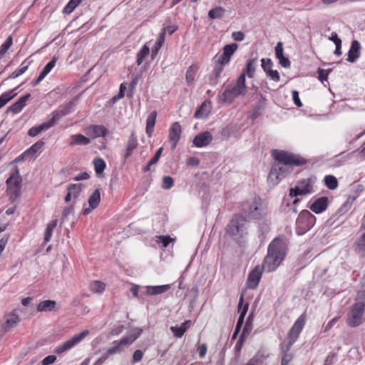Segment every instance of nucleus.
Returning a JSON list of instances; mask_svg holds the SVG:
<instances>
[{"mask_svg":"<svg viewBox=\"0 0 365 365\" xmlns=\"http://www.w3.org/2000/svg\"><path fill=\"white\" fill-rule=\"evenodd\" d=\"M262 68L264 71L267 73L269 71H272V62L270 58H262L261 60Z\"/></svg>","mask_w":365,"mask_h":365,"instance_id":"obj_54","label":"nucleus"},{"mask_svg":"<svg viewBox=\"0 0 365 365\" xmlns=\"http://www.w3.org/2000/svg\"><path fill=\"white\" fill-rule=\"evenodd\" d=\"M89 334L88 330H83L79 334L74 335L73 337L63 343L57 346L55 349L54 352L58 354H61L63 352H66L73 347H74L76 344L80 343L83 339H84Z\"/></svg>","mask_w":365,"mask_h":365,"instance_id":"obj_10","label":"nucleus"},{"mask_svg":"<svg viewBox=\"0 0 365 365\" xmlns=\"http://www.w3.org/2000/svg\"><path fill=\"white\" fill-rule=\"evenodd\" d=\"M150 53V48L147 45V43L144 44L143 47L140 48V50L137 53L136 56V63L138 66H140L142 64L143 60L148 56Z\"/></svg>","mask_w":365,"mask_h":365,"instance_id":"obj_33","label":"nucleus"},{"mask_svg":"<svg viewBox=\"0 0 365 365\" xmlns=\"http://www.w3.org/2000/svg\"><path fill=\"white\" fill-rule=\"evenodd\" d=\"M18 89V87L5 92L2 93L0 96V108L4 107L9 101H10L11 99H13L16 95L17 93L16 91Z\"/></svg>","mask_w":365,"mask_h":365,"instance_id":"obj_28","label":"nucleus"},{"mask_svg":"<svg viewBox=\"0 0 365 365\" xmlns=\"http://www.w3.org/2000/svg\"><path fill=\"white\" fill-rule=\"evenodd\" d=\"M13 43L12 37L10 36L0 47V59L2 58Z\"/></svg>","mask_w":365,"mask_h":365,"instance_id":"obj_47","label":"nucleus"},{"mask_svg":"<svg viewBox=\"0 0 365 365\" xmlns=\"http://www.w3.org/2000/svg\"><path fill=\"white\" fill-rule=\"evenodd\" d=\"M82 189L83 185L81 183L70 184L67 188L68 191L72 193L74 200L78 197Z\"/></svg>","mask_w":365,"mask_h":365,"instance_id":"obj_37","label":"nucleus"},{"mask_svg":"<svg viewBox=\"0 0 365 365\" xmlns=\"http://www.w3.org/2000/svg\"><path fill=\"white\" fill-rule=\"evenodd\" d=\"M295 341L288 339L287 341H284L281 344V349L282 352H289L292 346Z\"/></svg>","mask_w":365,"mask_h":365,"instance_id":"obj_58","label":"nucleus"},{"mask_svg":"<svg viewBox=\"0 0 365 365\" xmlns=\"http://www.w3.org/2000/svg\"><path fill=\"white\" fill-rule=\"evenodd\" d=\"M225 10L221 6H217L208 12V16L211 19H221L225 15Z\"/></svg>","mask_w":365,"mask_h":365,"instance_id":"obj_34","label":"nucleus"},{"mask_svg":"<svg viewBox=\"0 0 365 365\" xmlns=\"http://www.w3.org/2000/svg\"><path fill=\"white\" fill-rule=\"evenodd\" d=\"M210 113L208 106L205 103H203L200 107L195 111V117L196 118H206Z\"/></svg>","mask_w":365,"mask_h":365,"instance_id":"obj_44","label":"nucleus"},{"mask_svg":"<svg viewBox=\"0 0 365 365\" xmlns=\"http://www.w3.org/2000/svg\"><path fill=\"white\" fill-rule=\"evenodd\" d=\"M56 302L54 300H43L39 302L37 306V311L41 312H48L56 310Z\"/></svg>","mask_w":365,"mask_h":365,"instance_id":"obj_25","label":"nucleus"},{"mask_svg":"<svg viewBox=\"0 0 365 365\" xmlns=\"http://www.w3.org/2000/svg\"><path fill=\"white\" fill-rule=\"evenodd\" d=\"M181 132V125L178 122L173 123L169 129V140L173 143V150L175 149L177 143L180 140Z\"/></svg>","mask_w":365,"mask_h":365,"instance_id":"obj_14","label":"nucleus"},{"mask_svg":"<svg viewBox=\"0 0 365 365\" xmlns=\"http://www.w3.org/2000/svg\"><path fill=\"white\" fill-rule=\"evenodd\" d=\"M252 314H250L248 316V317L247 318L245 324L244 326V328L242 329V331L240 336L238 342H242V341H244V337H245L246 333L252 330Z\"/></svg>","mask_w":365,"mask_h":365,"instance_id":"obj_35","label":"nucleus"},{"mask_svg":"<svg viewBox=\"0 0 365 365\" xmlns=\"http://www.w3.org/2000/svg\"><path fill=\"white\" fill-rule=\"evenodd\" d=\"M56 60H57L56 57H55V56L53 57L52 60L51 61H49L43 67V68L42 69V71L40 73L43 77H46L48 75V73L52 70V68L55 66Z\"/></svg>","mask_w":365,"mask_h":365,"instance_id":"obj_49","label":"nucleus"},{"mask_svg":"<svg viewBox=\"0 0 365 365\" xmlns=\"http://www.w3.org/2000/svg\"><path fill=\"white\" fill-rule=\"evenodd\" d=\"M73 106H74L73 101H69L68 103L65 104L62 107L61 110H60L61 115H66L68 114L71 112V110H72V108H73Z\"/></svg>","mask_w":365,"mask_h":365,"instance_id":"obj_56","label":"nucleus"},{"mask_svg":"<svg viewBox=\"0 0 365 365\" xmlns=\"http://www.w3.org/2000/svg\"><path fill=\"white\" fill-rule=\"evenodd\" d=\"M19 322V316L14 313H10L6 316V322L1 325L4 332L8 331Z\"/></svg>","mask_w":365,"mask_h":365,"instance_id":"obj_24","label":"nucleus"},{"mask_svg":"<svg viewBox=\"0 0 365 365\" xmlns=\"http://www.w3.org/2000/svg\"><path fill=\"white\" fill-rule=\"evenodd\" d=\"M328 206V198L327 197H321L317 199L310 206L312 212L319 214L324 212Z\"/></svg>","mask_w":365,"mask_h":365,"instance_id":"obj_22","label":"nucleus"},{"mask_svg":"<svg viewBox=\"0 0 365 365\" xmlns=\"http://www.w3.org/2000/svg\"><path fill=\"white\" fill-rule=\"evenodd\" d=\"M72 140L69 143L70 146H73L75 145H86L90 143V140L88 138L84 136L82 134H75L71 135Z\"/></svg>","mask_w":365,"mask_h":365,"instance_id":"obj_27","label":"nucleus"},{"mask_svg":"<svg viewBox=\"0 0 365 365\" xmlns=\"http://www.w3.org/2000/svg\"><path fill=\"white\" fill-rule=\"evenodd\" d=\"M331 69L329 70H324L322 68L318 69V74H319V79L321 81L322 83H324V81H327V77L329 73L331 72Z\"/></svg>","mask_w":365,"mask_h":365,"instance_id":"obj_57","label":"nucleus"},{"mask_svg":"<svg viewBox=\"0 0 365 365\" xmlns=\"http://www.w3.org/2000/svg\"><path fill=\"white\" fill-rule=\"evenodd\" d=\"M27 69H28V66H25L19 69H16L10 75V78H17V77L20 76L21 75H22L23 73H24L27 71Z\"/></svg>","mask_w":365,"mask_h":365,"instance_id":"obj_61","label":"nucleus"},{"mask_svg":"<svg viewBox=\"0 0 365 365\" xmlns=\"http://www.w3.org/2000/svg\"><path fill=\"white\" fill-rule=\"evenodd\" d=\"M44 145V142L39 140L31 145L29 149L26 150L29 156H33L36 153H39Z\"/></svg>","mask_w":365,"mask_h":365,"instance_id":"obj_39","label":"nucleus"},{"mask_svg":"<svg viewBox=\"0 0 365 365\" xmlns=\"http://www.w3.org/2000/svg\"><path fill=\"white\" fill-rule=\"evenodd\" d=\"M316 178H308L302 179L297 182L294 187L289 190L291 197H297L298 195H305L313 192V184L315 182Z\"/></svg>","mask_w":365,"mask_h":365,"instance_id":"obj_8","label":"nucleus"},{"mask_svg":"<svg viewBox=\"0 0 365 365\" xmlns=\"http://www.w3.org/2000/svg\"><path fill=\"white\" fill-rule=\"evenodd\" d=\"M229 63H225L223 60L220 59L219 58L215 61V66L213 70L215 71L222 73L224 71V68L227 66Z\"/></svg>","mask_w":365,"mask_h":365,"instance_id":"obj_50","label":"nucleus"},{"mask_svg":"<svg viewBox=\"0 0 365 365\" xmlns=\"http://www.w3.org/2000/svg\"><path fill=\"white\" fill-rule=\"evenodd\" d=\"M156 117H157L156 111H153L149 114V115L147 118L145 129H146V133L150 136L151 135V134L153 131V128H154L155 121H156Z\"/></svg>","mask_w":365,"mask_h":365,"instance_id":"obj_31","label":"nucleus"},{"mask_svg":"<svg viewBox=\"0 0 365 365\" xmlns=\"http://www.w3.org/2000/svg\"><path fill=\"white\" fill-rule=\"evenodd\" d=\"M221 73L215 71V70L212 71V74L210 76L209 82L210 84L212 86H215L218 83V80L221 76Z\"/></svg>","mask_w":365,"mask_h":365,"instance_id":"obj_55","label":"nucleus"},{"mask_svg":"<svg viewBox=\"0 0 365 365\" xmlns=\"http://www.w3.org/2000/svg\"><path fill=\"white\" fill-rule=\"evenodd\" d=\"M236 97H237V94L234 93L233 90L230 88L225 90L220 95L219 98L220 101L231 104Z\"/></svg>","mask_w":365,"mask_h":365,"instance_id":"obj_26","label":"nucleus"},{"mask_svg":"<svg viewBox=\"0 0 365 365\" xmlns=\"http://www.w3.org/2000/svg\"><path fill=\"white\" fill-rule=\"evenodd\" d=\"M212 140V134L208 131H205L197 135L193 138L192 143L197 148H202L208 145Z\"/></svg>","mask_w":365,"mask_h":365,"instance_id":"obj_15","label":"nucleus"},{"mask_svg":"<svg viewBox=\"0 0 365 365\" xmlns=\"http://www.w3.org/2000/svg\"><path fill=\"white\" fill-rule=\"evenodd\" d=\"M83 0H70L63 9V13L69 14L82 2Z\"/></svg>","mask_w":365,"mask_h":365,"instance_id":"obj_45","label":"nucleus"},{"mask_svg":"<svg viewBox=\"0 0 365 365\" xmlns=\"http://www.w3.org/2000/svg\"><path fill=\"white\" fill-rule=\"evenodd\" d=\"M106 288V284L101 281H93L90 284V289L93 293L101 294Z\"/></svg>","mask_w":365,"mask_h":365,"instance_id":"obj_41","label":"nucleus"},{"mask_svg":"<svg viewBox=\"0 0 365 365\" xmlns=\"http://www.w3.org/2000/svg\"><path fill=\"white\" fill-rule=\"evenodd\" d=\"M238 48V45L236 43L226 44L223 47V53L218 58L223 60L225 63H230L232 56L235 53Z\"/></svg>","mask_w":365,"mask_h":365,"instance_id":"obj_18","label":"nucleus"},{"mask_svg":"<svg viewBox=\"0 0 365 365\" xmlns=\"http://www.w3.org/2000/svg\"><path fill=\"white\" fill-rule=\"evenodd\" d=\"M61 115L58 113H54L53 117L47 122H45L38 126L31 128L28 131V135L31 137H35L43 131H45L51 127L54 126L56 122L60 119Z\"/></svg>","mask_w":365,"mask_h":365,"instance_id":"obj_11","label":"nucleus"},{"mask_svg":"<svg viewBox=\"0 0 365 365\" xmlns=\"http://www.w3.org/2000/svg\"><path fill=\"white\" fill-rule=\"evenodd\" d=\"M137 146H138V139H137V137H136L134 131H133L128 140L127 143H126V148H125V153H124V158L127 159V158H130L132 155L133 150L135 149H136Z\"/></svg>","mask_w":365,"mask_h":365,"instance_id":"obj_20","label":"nucleus"},{"mask_svg":"<svg viewBox=\"0 0 365 365\" xmlns=\"http://www.w3.org/2000/svg\"><path fill=\"white\" fill-rule=\"evenodd\" d=\"M140 328L132 329L129 334L119 340H115L111 343V346L106 351L108 356L120 354L125 348L130 346L142 334Z\"/></svg>","mask_w":365,"mask_h":365,"instance_id":"obj_2","label":"nucleus"},{"mask_svg":"<svg viewBox=\"0 0 365 365\" xmlns=\"http://www.w3.org/2000/svg\"><path fill=\"white\" fill-rule=\"evenodd\" d=\"M170 289V284L145 287L144 294L148 296L163 294Z\"/></svg>","mask_w":365,"mask_h":365,"instance_id":"obj_21","label":"nucleus"},{"mask_svg":"<svg viewBox=\"0 0 365 365\" xmlns=\"http://www.w3.org/2000/svg\"><path fill=\"white\" fill-rule=\"evenodd\" d=\"M237 96L245 95L246 93L245 73H242L237 78L236 84L231 88Z\"/></svg>","mask_w":365,"mask_h":365,"instance_id":"obj_23","label":"nucleus"},{"mask_svg":"<svg viewBox=\"0 0 365 365\" xmlns=\"http://www.w3.org/2000/svg\"><path fill=\"white\" fill-rule=\"evenodd\" d=\"M143 352L141 350L138 349V350L135 351L133 354V358H132L133 364L139 362L143 359Z\"/></svg>","mask_w":365,"mask_h":365,"instance_id":"obj_60","label":"nucleus"},{"mask_svg":"<svg viewBox=\"0 0 365 365\" xmlns=\"http://www.w3.org/2000/svg\"><path fill=\"white\" fill-rule=\"evenodd\" d=\"M277 58L279 60V64L284 67V68H289L291 63L289 58L284 56V54L279 56V57H277Z\"/></svg>","mask_w":365,"mask_h":365,"instance_id":"obj_59","label":"nucleus"},{"mask_svg":"<svg viewBox=\"0 0 365 365\" xmlns=\"http://www.w3.org/2000/svg\"><path fill=\"white\" fill-rule=\"evenodd\" d=\"M31 98V94L27 93L26 95L21 97L16 102L9 106L6 109L7 113H19L26 106V103Z\"/></svg>","mask_w":365,"mask_h":365,"instance_id":"obj_17","label":"nucleus"},{"mask_svg":"<svg viewBox=\"0 0 365 365\" xmlns=\"http://www.w3.org/2000/svg\"><path fill=\"white\" fill-rule=\"evenodd\" d=\"M257 61V59L256 58L250 59L247 61L246 68L242 73H245V76L247 75L249 78H252L255 72Z\"/></svg>","mask_w":365,"mask_h":365,"instance_id":"obj_32","label":"nucleus"},{"mask_svg":"<svg viewBox=\"0 0 365 365\" xmlns=\"http://www.w3.org/2000/svg\"><path fill=\"white\" fill-rule=\"evenodd\" d=\"M165 30H162L161 33L159 35L158 39L155 43L154 46L152 48L151 57L153 59L155 58L159 50L162 47L163 43L165 41Z\"/></svg>","mask_w":365,"mask_h":365,"instance_id":"obj_29","label":"nucleus"},{"mask_svg":"<svg viewBox=\"0 0 365 365\" xmlns=\"http://www.w3.org/2000/svg\"><path fill=\"white\" fill-rule=\"evenodd\" d=\"M271 154L275 161L284 165L301 166L307 163V160L300 155L282 150L274 149Z\"/></svg>","mask_w":365,"mask_h":365,"instance_id":"obj_4","label":"nucleus"},{"mask_svg":"<svg viewBox=\"0 0 365 365\" xmlns=\"http://www.w3.org/2000/svg\"><path fill=\"white\" fill-rule=\"evenodd\" d=\"M360 50L361 45L359 42L354 40L348 52L347 61L351 63L355 62L360 56Z\"/></svg>","mask_w":365,"mask_h":365,"instance_id":"obj_19","label":"nucleus"},{"mask_svg":"<svg viewBox=\"0 0 365 365\" xmlns=\"http://www.w3.org/2000/svg\"><path fill=\"white\" fill-rule=\"evenodd\" d=\"M358 299H365V290L358 292ZM365 309V300L354 304L349 311L346 324L350 327H356L362 324V317Z\"/></svg>","mask_w":365,"mask_h":365,"instance_id":"obj_3","label":"nucleus"},{"mask_svg":"<svg viewBox=\"0 0 365 365\" xmlns=\"http://www.w3.org/2000/svg\"><path fill=\"white\" fill-rule=\"evenodd\" d=\"M242 210L244 214L250 218L259 219L264 215L260 200L256 197L252 201L245 202Z\"/></svg>","mask_w":365,"mask_h":365,"instance_id":"obj_9","label":"nucleus"},{"mask_svg":"<svg viewBox=\"0 0 365 365\" xmlns=\"http://www.w3.org/2000/svg\"><path fill=\"white\" fill-rule=\"evenodd\" d=\"M86 134L93 139L105 137L108 134L107 128L102 125H93L86 128Z\"/></svg>","mask_w":365,"mask_h":365,"instance_id":"obj_16","label":"nucleus"},{"mask_svg":"<svg viewBox=\"0 0 365 365\" xmlns=\"http://www.w3.org/2000/svg\"><path fill=\"white\" fill-rule=\"evenodd\" d=\"M56 225H57V220H53L48 224L47 227L45 231V233H44V242H48V241H50L51 236H52L53 231L54 228L56 227Z\"/></svg>","mask_w":365,"mask_h":365,"instance_id":"obj_36","label":"nucleus"},{"mask_svg":"<svg viewBox=\"0 0 365 365\" xmlns=\"http://www.w3.org/2000/svg\"><path fill=\"white\" fill-rule=\"evenodd\" d=\"M286 173V168H284V165L275 161L271 168L270 173L268 176V181L272 182V185H277L279 180L281 179V176L284 177Z\"/></svg>","mask_w":365,"mask_h":365,"instance_id":"obj_12","label":"nucleus"},{"mask_svg":"<svg viewBox=\"0 0 365 365\" xmlns=\"http://www.w3.org/2000/svg\"><path fill=\"white\" fill-rule=\"evenodd\" d=\"M249 304H245L242 310L241 311V313L240 314V317L238 318L237 322V331H240L242 326L243 325L245 317L247 314V312L248 310Z\"/></svg>","mask_w":365,"mask_h":365,"instance_id":"obj_48","label":"nucleus"},{"mask_svg":"<svg viewBox=\"0 0 365 365\" xmlns=\"http://www.w3.org/2000/svg\"><path fill=\"white\" fill-rule=\"evenodd\" d=\"M74 212V202L68 207H66L63 212L61 216V220L64 221L66 220L67 217L70 215L73 214Z\"/></svg>","mask_w":365,"mask_h":365,"instance_id":"obj_52","label":"nucleus"},{"mask_svg":"<svg viewBox=\"0 0 365 365\" xmlns=\"http://www.w3.org/2000/svg\"><path fill=\"white\" fill-rule=\"evenodd\" d=\"M174 185V180L170 176H164L163 178L162 187L165 190L170 189Z\"/></svg>","mask_w":365,"mask_h":365,"instance_id":"obj_51","label":"nucleus"},{"mask_svg":"<svg viewBox=\"0 0 365 365\" xmlns=\"http://www.w3.org/2000/svg\"><path fill=\"white\" fill-rule=\"evenodd\" d=\"M262 359L258 355H255L251 359H250L245 365H262Z\"/></svg>","mask_w":365,"mask_h":365,"instance_id":"obj_62","label":"nucleus"},{"mask_svg":"<svg viewBox=\"0 0 365 365\" xmlns=\"http://www.w3.org/2000/svg\"><path fill=\"white\" fill-rule=\"evenodd\" d=\"M316 217L308 210H302L296 221V230L299 235L304 234L315 224Z\"/></svg>","mask_w":365,"mask_h":365,"instance_id":"obj_7","label":"nucleus"},{"mask_svg":"<svg viewBox=\"0 0 365 365\" xmlns=\"http://www.w3.org/2000/svg\"><path fill=\"white\" fill-rule=\"evenodd\" d=\"M197 72V67L195 66H190L186 71L185 80L188 85H191L195 77Z\"/></svg>","mask_w":365,"mask_h":365,"instance_id":"obj_42","label":"nucleus"},{"mask_svg":"<svg viewBox=\"0 0 365 365\" xmlns=\"http://www.w3.org/2000/svg\"><path fill=\"white\" fill-rule=\"evenodd\" d=\"M93 165L97 175L102 174L106 167L105 161L101 158L94 159Z\"/></svg>","mask_w":365,"mask_h":365,"instance_id":"obj_43","label":"nucleus"},{"mask_svg":"<svg viewBox=\"0 0 365 365\" xmlns=\"http://www.w3.org/2000/svg\"><path fill=\"white\" fill-rule=\"evenodd\" d=\"M262 272L259 267H255L249 274L247 285L249 289H255L258 287L262 277Z\"/></svg>","mask_w":365,"mask_h":365,"instance_id":"obj_13","label":"nucleus"},{"mask_svg":"<svg viewBox=\"0 0 365 365\" xmlns=\"http://www.w3.org/2000/svg\"><path fill=\"white\" fill-rule=\"evenodd\" d=\"M171 331L173 333L174 336L177 338H181L185 334V329L182 328L180 326H173L170 327Z\"/></svg>","mask_w":365,"mask_h":365,"instance_id":"obj_53","label":"nucleus"},{"mask_svg":"<svg viewBox=\"0 0 365 365\" xmlns=\"http://www.w3.org/2000/svg\"><path fill=\"white\" fill-rule=\"evenodd\" d=\"M325 185L330 190H334L338 187V180L333 175H326L324 179Z\"/></svg>","mask_w":365,"mask_h":365,"instance_id":"obj_38","label":"nucleus"},{"mask_svg":"<svg viewBox=\"0 0 365 365\" xmlns=\"http://www.w3.org/2000/svg\"><path fill=\"white\" fill-rule=\"evenodd\" d=\"M306 322V314L305 313L299 316L292 326V328L298 331L301 332Z\"/></svg>","mask_w":365,"mask_h":365,"instance_id":"obj_46","label":"nucleus"},{"mask_svg":"<svg viewBox=\"0 0 365 365\" xmlns=\"http://www.w3.org/2000/svg\"><path fill=\"white\" fill-rule=\"evenodd\" d=\"M101 202V193L99 189H96L88 198V204L91 209H96Z\"/></svg>","mask_w":365,"mask_h":365,"instance_id":"obj_30","label":"nucleus"},{"mask_svg":"<svg viewBox=\"0 0 365 365\" xmlns=\"http://www.w3.org/2000/svg\"><path fill=\"white\" fill-rule=\"evenodd\" d=\"M56 360V356L55 355H49L46 357H45L42 361V365H49L55 362Z\"/></svg>","mask_w":365,"mask_h":365,"instance_id":"obj_64","label":"nucleus"},{"mask_svg":"<svg viewBox=\"0 0 365 365\" xmlns=\"http://www.w3.org/2000/svg\"><path fill=\"white\" fill-rule=\"evenodd\" d=\"M287 255L285 242L279 238H275L268 246V253L265 257L262 269L267 272L274 271L284 260Z\"/></svg>","mask_w":365,"mask_h":365,"instance_id":"obj_1","label":"nucleus"},{"mask_svg":"<svg viewBox=\"0 0 365 365\" xmlns=\"http://www.w3.org/2000/svg\"><path fill=\"white\" fill-rule=\"evenodd\" d=\"M21 177L19 174L18 168H15L10 177L6 180V183L8 186L7 193L9 195V200L14 202L21 196Z\"/></svg>","mask_w":365,"mask_h":365,"instance_id":"obj_6","label":"nucleus"},{"mask_svg":"<svg viewBox=\"0 0 365 365\" xmlns=\"http://www.w3.org/2000/svg\"><path fill=\"white\" fill-rule=\"evenodd\" d=\"M355 250L360 255L363 256L365 253V232L355 243Z\"/></svg>","mask_w":365,"mask_h":365,"instance_id":"obj_40","label":"nucleus"},{"mask_svg":"<svg viewBox=\"0 0 365 365\" xmlns=\"http://www.w3.org/2000/svg\"><path fill=\"white\" fill-rule=\"evenodd\" d=\"M336 354L330 353L324 361V365H332L336 359Z\"/></svg>","mask_w":365,"mask_h":365,"instance_id":"obj_63","label":"nucleus"},{"mask_svg":"<svg viewBox=\"0 0 365 365\" xmlns=\"http://www.w3.org/2000/svg\"><path fill=\"white\" fill-rule=\"evenodd\" d=\"M246 218L241 215H235L227 225L226 232L235 240L242 238L247 234Z\"/></svg>","mask_w":365,"mask_h":365,"instance_id":"obj_5","label":"nucleus"}]
</instances>
